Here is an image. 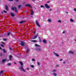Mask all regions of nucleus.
I'll return each mask as SVG.
<instances>
[{"label":"nucleus","instance_id":"1","mask_svg":"<svg viewBox=\"0 0 76 76\" xmlns=\"http://www.w3.org/2000/svg\"><path fill=\"white\" fill-rule=\"evenodd\" d=\"M38 36H39V34H36L33 37L31 38V39H36Z\"/></svg>","mask_w":76,"mask_h":76},{"label":"nucleus","instance_id":"2","mask_svg":"<svg viewBox=\"0 0 76 76\" xmlns=\"http://www.w3.org/2000/svg\"><path fill=\"white\" fill-rule=\"evenodd\" d=\"M20 45L22 47H23V46L25 45V42H24L23 41H20Z\"/></svg>","mask_w":76,"mask_h":76},{"label":"nucleus","instance_id":"3","mask_svg":"<svg viewBox=\"0 0 76 76\" xmlns=\"http://www.w3.org/2000/svg\"><path fill=\"white\" fill-rule=\"evenodd\" d=\"M36 24L37 26H38V27H39V28L41 27V26H40V25L39 24V23L38 22V21L37 20L36 21Z\"/></svg>","mask_w":76,"mask_h":76},{"label":"nucleus","instance_id":"4","mask_svg":"<svg viewBox=\"0 0 76 76\" xmlns=\"http://www.w3.org/2000/svg\"><path fill=\"white\" fill-rule=\"evenodd\" d=\"M20 69L21 70H22V71H23V72H26V71H25V70H24V69H23V65H21L20 67Z\"/></svg>","mask_w":76,"mask_h":76},{"label":"nucleus","instance_id":"5","mask_svg":"<svg viewBox=\"0 0 76 76\" xmlns=\"http://www.w3.org/2000/svg\"><path fill=\"white\" fill-rule=\"evenodd\" d=\"M26 22V21L23 20L19 22L18 23H20L21 24H22V23H24V22Z\"/></svg>","mask_w":76,"mask_h":76},{"label":"nucleus","instance_id":"6","mask_svg":"<svg viewBox=\"0 0 76 76\" xmlns=\"http://www.w3.org/2000/svg\"><path fill=\"white\" fill-rule=\"evenodd\" d=\"M5 9L7 11H8L9 9L8 8V6H7V5H5Z\"/></svg>","mask_w":76,"mask_h":76},{"label":"nucleus","instance_id":"7","mask_svg":"<svg viewBox=\"0 0 76 76\" xmlns=\"http://www.w3.org/2000/svg\"><path fill=\"white\" fill-rule=\"evenodd\" d=\"M45 6L46 7V8H47V9H50V6L48 5L47 4H45Z\"/></svg>","mask_w":76,"mask_h":76},{"label":"nucleus","instance_id":"8","mask_svg":"<svg viewBox=\"0 0 76 76\" xmlns=\"http://www.w3.org/2000/svg\"><path fill=\"white\" fill-rule=\"evenodd\" d=\"M10 15L11 16H12V17H14V16H15V14L12 12H11L10 13Z\"/></svg>","mask_w":76,"mask_h":76},{"label":"nucleus","instance_id":"9","mask_svg":"<svg viewBox=\"0 0 76 76\" xmlns=\"http://www.w3.org/2000/svg\"><path fill=\"white\" fill-rule=\"evenodd\" d=\"M9 58L10 60V61H11V60H12V58H13V56H12L11 55H10L9 56Z\"/></svg>","mask_w":76,"mask_h":76},{"label":"nucleus","instance_id":"10","mask_svg":"<svg viewBox=\"0 0 76 76\" xmlns=\"http://www.w3.org/2000/svg\"><path fill=\"white\" fill-rule=\"evenodd\" d=\"M25 6H28V7H32V6H31L30 4L25 5Z\"/></svg>","mask_w":76,"mask_h":76},{"label":"nucleus","instance_id":"11","mask_svg":"<svg viewBox=\"0 0 76 76\" xmlns=\"http://www.w3.org/2000/svg\"><path fill=\"white\" fill-rule=\"evenodd\" d=\"M53 53L55 55V56H56V57H58V56H59V55L57 53H55V52H53Z\"/></svg>","mask_w":76,"mask_h":76},{"label":"nucleus","instance_id":"12","mask_svg":"<svg viewBox=\"0 0 76 76\" xmlns=\"http://www.w3.org/2000/svg\"><path fill=\"white\" fill-rule=\"evenodd\" d=\"M38 39H39V42H41V41H42V39H41V37L39 36L38 37Z\"/></svg>","mask_w":76,"mask_h":76},{"label":"nucleus","instance_id":"13","mask_svg":"<svg viewBox=\"0 0 76 76\" xmlns=\"http://www.w3.org/2000/svg\"><path fill=\"white\" fill-rule=\"evenodd\" d=\"M30 41L31 42H37V41L35 40H31Z\"/></svg>","mask_w":76,"mask_h":76},{"label":"nucleus","instance_id":"14","mask_svg":"<svg viewBox=\"0 0 76 76\" xmlns=\"http://www.w3.org/2000/svg\"><path fill=\"white\" fill-rule=\"evenodd\" d=\"M15 7V12H18V10H17V8L16 7Z\"/></svg>","mask_w":76,"mask_h":76},{"label":"nucleus","instance_id":"15","mask_svg":"<svg viewBox=\"0 0 76 76\" xmlns=\"http://www.w3.org/2000/svg\"><path fill=\"white\" fill-rule=\"evenodd\" d=\"M69 54H74V52L73 51H69Z\"/></svg>","mask_w":76,"mask_h":76},{"label":"nucleus","instance_id":"16","mask_svg":"<svg viewBox=\"0 0 76 76\" xmlns=\"http://www.w3.org/2000/svg\"><path fill=\"white\" fill-rule=\"evenodd\" d=\"M43 42L45 43V44H46V43H47V41L45 39L43 40Z\"/></svg>","mask_w":76,"mask_h":76},{"label":"nucleus","instance_id":"17","mask_svg":"<svg viewBox=\"0 0 76 76\" xmlns=\"http://www.w3.org/2000/svg\"><path fill=\"white\" fill-rule=\"evenodd\" d=\"M6 60H7V59H3L2 60V62L4 63V62H5V61H6Z\"/></svg>","mask_w":76,"mask_h":76},{"label":"nucleus","instance_id":"18","mask_svg":"<svg viewBox=\"0 0 76 76\" xmlns=\"http://www.w3.org/2000/svg\"><path fill=\"white\" fill-rule=\"evenodd\" d=\"M37 50L38 51H41V48H39L37 49Z\"/></svg>","mask_w":76,"mask_h":76},{"label":"nucleus","instance_id":"19","mask_svg":"<svg viewBox=\"0 0 76 76\" xmlns=\"http://www.w3.org/2000/svg\"><path fill=\"white\" fill-rule=\"evenodd\" d=\"M34 15V11H33V10H32L31 12V15Z\"/></svg>","mask_w":76,"mask_h":76},{"label":"nucleus","instance_id":"20","mask_svg":"<svg viewBox=\"0 0 76 76\" xmlns=\"http://www.w3.org/2000/svg\"><path fill=\"white\" fill-rule=\"evenodd\" d=\"M3 50L4 53H6V50H5V49H3Z\"/></svg>","mask_w":76,"mask_h":76},{"label":"nucleus","instance_id":"21","mask_svg":"<svg viewBox=\"0 0 76 76\" xmlns=\"http://www.w3.org/2000/svg\"><path fill=\"white\" fill-rule=\"evenodd\" d=\"M19 63H20V65L21 66H23V62H22L20 61L19 62Z\"/></svg>","mask_w":76,"mask_h":76},{"label":"nucleus","instance_id":"22","mask_svg":"<svg viewBox=\"0 0 76 76\" xmlns=\"http://www.w3.org/2000/svg\"><path fill=\"white\" fill-rule=\"evenodd\" d=\"M3 72H4V70H2L0 71V74L1 75V74H2L3 73Z\"/></svg>","mask_w":76,"mask_h":76},{"label":"nucleus","instance_id":"23","mask_svg":"<svg viewBox=\"0 0 76 76\" xmlns=\"http://www.w3.org/2000/svg\"><path fill=\"white\" fill-rule=\"evenodd\" d=\"M10 34H11V32H10L8 33H7V35H8V36L10 35Z\"/></svg>","mask_w":76,"mask_h":76},{"label":"nucleus","instance_id":"24","mask_svg":"<svg viewBox=\"0 0 76 76\" xmlns=\"http://www.w3.org/2000/svg\"><path fill=\"white\" fill-rule=\"evenodd\" d=\"M21 5H18V9H20V7H21Z\"/></svg>","mask_w":76,"mask_h":76},{"label":"nucleus","instance_id":"25","mask_svg":"<svg viewBox=\"0 0 76 76\" xmlns=\"http://www.w3.org/2000/svg\"><path fill=\"white\" fill-rule=\"evenodd\" d=\"M53 75H54V76H57V74L56 73H53Z\"/></svg>","mask_w":76,"mask_h":76},{"label":"nucleus","instance_id":"26","mask_svg":"<svg viewBox=\"0 0 76 76\" xmlns=\"http://www.w3.org/2000/svg\"><path fill=\"white\" fill-rule=\"evenodd\" d=\"M70 21L71 22H74V20H73V19H70Z\"/></svg>","mask_w":76,"mask_h":76},{"label":"nucleus","instance_id":"27","mask_svg":"<svg viewBox=\"0 0 76 76\" xmlns=\"http://www.w3.org/2000/svg\"><path fill=\"white\" fill-rule=\"evenodd\" d=\"M35 46H36V47H40V45H38L37 44H35Z\"/></svg>","mask_w":76,"mask_h":76},{"label":"nucleus","instance_id":"28","mask_svg":"<svg viewBox=\"0 0 76 76\" xmlns=\"http://www.w3.org/2000/svg\"><path fill=\"white\" fill-rule=\"evenodd\" d=\"M27 53H29V49L28 48L27 49V51L26 52Z\"/></svg>","mask_w":76,"mask_h":76},{"label":"nucleus","instance_id":"29","mask_svg":"<svg viewBox=\"0 0 76 76\" xmlns=\"http://www.w3.org/2000/svg\"><path fill=\"white\" fill-rule=\"evenodd\" d=\"M48 22H51V20L50 19H48Z\"/></svg>","mask_w":76,"mask_h":76},{"label":"nucleus","instance_id":"30","mask_svg":"<svg viewBox=\"0 0 76 76\" xmlns=\"http://www.w3.org/2000/svg\"><path fill=\"white\" fill-rule=\"evenodd\" d=\"M12 64L10 63H9L7 64L8 66H10Z\"/></svg>","mask_w":76,"mask_h":76},{"label":"nucleus","instance_id":"31","mask_svg":"<svg viewBox=\"0 0 76 76\" xmlns=\"http://www.w3.org/2000/svg\"><path fill=\"white\" fill-rule=\"evenodd\" d=\"M9 48H10V50H11V51H13V50L12 49V48L11 47H10Z\"/></svg>","mask_w":76,"mask_h":76},{"label":"nucleus","instance_id":"32","mask_svg":"<svg viewBox=\"0 0 76 76\" xmlns=\"http://www.w3.org/2000/svg\"><path fill=\"white\" fill-rule=\"evenodd\" d=\"M30 66L31 67H32V68H34V66L33 65H31Z\"/></svg>","mask_w":76,"mask_h":76},{"label":"nucleus","instance_id":"33","mask_svg":"<svg viewBox=\"0 0 76 76\" xmlns=\"http://www.w3.org/2000/svg\"><path fill=\"white\" fill-rule=\"evenodd\" d=\"M2 56H3V54H2V53H0V57H2Z\"/></svg>","mask_w":76,"mask_h":76},{"label":"nucleus","instance_id":"34","mask_svg":"<svg viewBox=\"0 0 76 76\" xmlns=\"http://www.w3.org/2000/svg\"><path fill=\"white\" fill-rule=\"evenodd\" d=\"M58 22H59V23H61V20H58Z\"/></svg>","mask_w":76,"mask_h":76},{"label":"nucleus","instance_id":"35","mask_svg":"<svg viewBox=\"0 0 76 76\" xmlns=\"http://www.w3.org/2000/svg\"><path fill=\"white\" fill-rule=\"evenodd\" d=\"M56 72V70L55 69H54L53 71V72Z\"/></svg>","mask_w":76,"mask_h":76},{"label":"nucleus","instance_id":"36","mask_svg":"<svg viewBox=\"0 0 76 76\" xmlns=\"http://www.w3.org/2000/svg\"><path fill=\"white\" fill-rule=\"evenodd\" d=\"M3 40L4 41H7V39H4Z\"/></svg>","mask_w":76,"mask_h":76},{"label":"nucleus","instance_id":"37","mask_svg":"<svg viewBox=\"0 0 76 76\" xmlns=\"http://www.w3.org/2000/svg\"><path fill=\"white\" fill-rule=\"evenodd\" d=\"M12 10H14L15 9V7H14V8H13V7H12Z\"/></svg>","mask_w":76,"mask_h":76},{"label":"nucleus","instance_id":"38","mask_svg":"<svg viewBox=\"0 0 76 76\" xmlns=\"http://www.w3.org/2000/svg\"><path fill=\"white\" fill-rule=\"evenodd\" d=\"M27 70H29V68L28 67H27Z\"/></svg>","mask_w":76,"mask_h":76},{"label":"nucleus","instance_id":"39","mask_svg":"<svg viewBox=\"0 0 76 76\" xmlns=\"http://www.w3.org/2000/svg\"><path fill=\"white\" fill-rule=\"evenodd\" d=\"M3 12H4V13H7V11H3Z\"/></svg>","mask_w":76,"mask_h":76},{"label":"nucleus","instance_id":"40","mask_svg":"<svg viewBox=\"0 0 76 76\" xmlns=\"http://www.w3.org/2000/svg\"><path fill=\"white\" fill-rule=\"evenodd\" d=\"M1 46L2 47H4V46L3 45H2V44H1Z\"/></svg>","mask_w":76,"mask_h":76},{"label":"nucleus","instance_id":"41","mask_svg":"<svg viewBox=\"0 0 76 76\" xmlns=\"http://www.w3.org/2000/svg\"><path fill=\"white\" fill-rule=\"evenodd\" d=\"M39 64H40L39 62H37V64H38V65L39 66Z\"/></svg>","mask_w":76,"mask_h":76},{"label":"nucleus","instance_id":"42","mask_svg":"<svg viewBox=\"0 0 76 76\" xmlns=\"http://www.w3.org/2000/svg\"><path fill=\"white\" fill-rule=\"evenodd\" d=\"M40 7H44V6H43V5H41V6H40Z\"/></svg>","mask_w":76,"mask_h":76},{"label":"nucleus","instance_id":"43","mask_svg":"<svg viewBox=\"0 0 76 76\" xmlns=\"http://www.w3.org/2000/svg\"><path fill=\"white\" fill-rule=\"evenodd\" d=\"M74 10L75 12H76V8H74Z\"/></svg>","mask_w":76,"mask_h":76},{"label":"nucleus","instance_id":"44","mask_svg":"<svg viewBox=\"0 0 76 76\" xmlns=\"http://www.w3.org/2000/svg\"><path fill=\"white\" fill-rule=\"evenodd\" d=\"M35 32H36V30H35V31H34V34H35Z\"/></svg>","mask_w":76,"mask_h":76},{"label":"nucleus","instance_id":"45","mask_svg":"<svg viewBox=\"0 0 76 76\" xmlns=\"http://www.w3.org/2000/svg\"><path fill=\"white\" fill-rule=\"evenodd\" d=\"M62 60H63V59H61L59 60V61H62Z\"/></svg>","mask_w":76,"mask_h":76},{"label":"nucleus","instance_id":"46","mask_svg":"<svg viewBox=\"0 0 76 76\" xmlns=\"http://www.w3.org/2000/svg\"><path fill=\"white\" fill-rule=\"evenodd\" d=\"M32 61H35V59L34 58L32 59Z\"/></svg>","mask_w":76,"mask_h":76},{"label":"nucleus","instance_id":"47","mask_svg":"<svg viewBox=\"0 0 76 76\" xmlns=\"http://www.w3.org/2000/svg\"><path fill=\"white\" fill-rule=\"evenodd\" d=\"M16 1H17V2H18V1H19V0H15Z\"/></svg>","mask_w":76,"mask_h":76},{"label":"nucleus","instance_id":"48","mask_svg":"<svg viewBox=\"0 0 76 76\" xmlns=\"http://www.w3.org/2000/svg\"><path fill=\"white\" fill-rule=\"evenodd\" d=\"M47 3H50V1H48V2H47Z\"/></svg>","mask_w":76,"mask_h":76},{"label":"nucleus","instance_id":"49","mask_svg":"<svg viewBox=\"0 0 76 76\" xmlns=\"http://www.w3.org/2000/svg\"><path fill=\"white\" fill-rule=\"evenodd\" d=\"M65 33V31H63L62 32V34H64Z\"/></svg>","mask_w":76,"mask_h":76},{"label":"nucleus","instance_id":"50","mask_svg":"<svg viewBox=\"0 0 76 76\" xmlns=\"http://www.w3.org/2000/svg\"><path fill=\"white\" fill-rule=\"evenodd\" d=\"M2 44H4V43L3 42H2Z\"/></svg>","mask_w":76,"mask_h":76},{"label":"nucleus","instance_id":"51","mask_svg":"<svg viewBox=\"0 0 76 76\" xmlns=\"http://www.w3.org/2000/svg\"><path fill=\"white\" fill-rule=\"evenodd\" d=\"M50 11H51V10H52V9H50Z\"/></svg>","mask_w":76,"mask_h":76},{"label":"nucleus","instance_id":"52","mask_svg":"<svg viewBox=\"0 0 76 76\" xmlns=\"http://www.w3.org/2000/svg\"><path fill=\"white\" fill-rule=\"evenodd\" d=\"M63 63L64 64H65V63H66V62H63Z\"/></svg>","mask_w":76,"mask_h":76},{"label":"nucleus","instance_id":"53","mask_svg":"<svg viewBox=\"0 0 76 76\" xmlns=\"http://www.w3.org/2000/svg\"><path fill=\"white\" fill-rule=\"evenodd\" d=\"M0 50H2V48H1V47H0Z\"/></svg>","mask_w":76,"mask_h":76},{"label":"nucleus","instance_id":"54","mask_svg":"<svg viewBox=\"0 0 76 76\" xmlns=\"http://www.w3.org/2000/svg\"><path fill=\"white\" fill-rule=\"evenodd\" d=\"M9 1H13V0H8Z\"/></svg>","mask_w":76,"mask_h":76},{"label":"nucleus","instance_id":"55","mask_svg":"<svg viewBox=\"0 0 76 76\" xmlns=\"http://www.w3.org/2000/svg\"><path fill=\"white\" fill-rule=\"evenodd\" d=\"M31 18H34V17L33 16H31Z\"/></svg>","mask_w":76,"mask_h":76},{"label":"nucleus","instance_id":"56","mask_svg":"<svg viewBox=\"0 0 76 76\" xmlns=\"http://www.w3.org/2000/svg\"><path fill=\"white\" fill-rule=\"evenodd\" d=\"M11 36H13V34H11Z\"/></svg>","mask_w":76,"mask_h":76},{"label":"nucleus","instance_id":"57","mask_svg":"<svg viewBox=\"0 0 76 76\" xmlns=\"http://www.w3.org/2000/svg\"><path fill=\"white\" fill-rule=\"evenodd\" d=\"M58 65H56V67H58Z\"/></svg>","mask_w":76,"mask_h":76},{"label":"nucleus","instance_id":"58","mask_svg":"<svg viewBox=\"0 0 76 76\" xmlns=\"http://www.w3.org/2000/svg\"><path fill=\"white\" fill-rule=\"evenodd\" d=\"M1 13H2V14L3 13V12H1Z\"/></svg>","mask_w":76,"mask_h":76},{"label":"nucleus","instance_id":"59","mask_svg":"<svg viewBox=\"0 0 76 76\" xmlns=\"http://www.w3.org/2000/svg\"><path fill=\"white\" fill-rule=\"evenodd\" d=\"M14 63H15V64H16V62H14Z\"/></svg>","mask_w":76,"mask_h":76},{"label":"nucleus","instance_id":"60","mask_svg":"<svg viewBox=\"0 0 76 76\" xmlns=\"http://www.w3.org/2000/svg\"><path fill=\"white\" fill-rule=\"evenodd\" d=\"M32 1H35V0H31Z\"/></svg>","mask_w":76,"mask_h":76},{"label":"nucleus","instance_id":"61","mask_svg":"<svg viewBox=\"0 0 76 76\" xmlns=\"http://www.w3.org/2000/svg\"><path fill=\"white\" fill-rule=\"evenodd\" d=\"M75 41H76V40H75Z\"/></svg>","mask_w":76,"mask_h":76},{"label":"nucleus","instance_id":"62","mask_svg":"<svg viewBox=\"0 0 76 76\" xmlns=\"http://www.w3.org/2000/svg\"><path fill=\"white\" fill-rule=\"evenodd\" d=\"M35 9H36V8H35Z\"/></svg>","mask_w":76,"mask_h":76},{"label":"nucleus","instance_id":"63","mask_svg":"<svg viewBox=\"0 0 76 76\" xmlns=\"http://www.w3.org/2000/svg\"><path fill=\"white\" fill-rule=\"evenodd\" d=\"M8 61H9V60H8Z\"/></svg>","mask_w":76,"mask_h":76},{"label":"nucleus","instance_id":"64","mask_svg":"<svg viewBox=\"0 0 76 76\" xmlns=\"http://www.w3.org/2000/svg\"><path fill=\"white\" fill-rule=\"evenodd\" d=\"M1 75H0V76H1Z\"/></svg>","mask_w":76,"mask_h":76}]
</instances>
